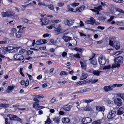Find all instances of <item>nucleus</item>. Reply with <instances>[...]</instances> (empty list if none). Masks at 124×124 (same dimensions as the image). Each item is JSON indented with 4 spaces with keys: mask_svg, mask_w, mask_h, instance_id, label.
Returning a JSON list of instances; mask_svg holds the SVG:
<instances>
[{
    "mask_svg": "<svg viewBox=\"0 0 124 124\" xmlns=\"http://www.w3.org/2000/svg\"><path fill=\"white\" fill-rule=\"evenodd\" d=\"M123 58L122 56H118L114 59L115 64H113L111 68L113 69L116 68H118L120 66V64L122 63Z\"/></svg>",
    "mask_w": 124,
    "mask_h": 124,
    "instance_id": "1",
    "label": "nucleus"
},
{
    "mask_svg": "<svg viewBox=\"0 0 124 124\" xmlns=\"http://www.w3.org/2000/svg\"><path fill=\"white\" fill-rule=\"evenodd\" d=\"M7 116L9 117V119L11 120L17 121L20 122H22V119L16 115L8 114L7 115Z\"/></svg>",
    "mask_w": 124,
    "mask_h": 124,
    "instance_id": "2",
    "label": "nucleus"
},
{
    "mask_svg": "<svg viewBox=\"0 0 124 124\" xmlns=\"http://www.w3.org/2000/svg\"><path fill=\"white\" fill-rule=\"evenodd\" d=\"M102 9V6L101 5H99L97 7H94V9H90V10L93 12H96L97 15L99 14V12Z\"/></svg>",
    "mask_w": 124,
    "mask_h": 124,
    "instance_id": "3",
    "label": "nucleus"
},
{
    "mask_svg": "<svg viewBox=\"0 0 124 124\" xmlns=\"http://www.w3.org/2000/svg\"><path fill=\"white\" fill-rule=\"evenodd\" d=\"M116 115V112L113 110H111L108 113L107 117L108 119H114Z\"/></svg>",
    "mask_w": 124,
    "mask_h": 124,
    "instance_id": "4",
    "label": "nucleus"
},
{
    "mask_svg": "<svg viewBox=\"0 0 124 124\" xmlns=\"http://www.w3.org/2000/svg\"><path fill=\"white\" fill-rule=\"evenodd\" d=\"M13 57L14 60L19 61H22L24 59L23 56L20 54H15L13 56Z\"/></svg>",
    "mask_w": 124,
    "mask_h": 124,
    "instance_id": "5",
    "label": "nucleus"
},
{
    "mask_svg": "<svg viewBox=\"0 0 124 124\" xmlns=\"http://www.w3.org/2000/svg\"><path fill=\"white\" fill-rule=\"evenodd\" d=\"M59 21V20H52V22L53 24L49 26H48L47 28L48 29H51L53 28H55L56 25L57 24V23Z\"/></svg>",
    "mask_w": 124,
    "mask_h": 124,
    "instance_id": "6",
    "label": "nucleus"
},
{
    "mask_svg": "<svg viewBox=\"0 0 124 124\" xmlns=\"http://www.w3.org/2000/svg\"><path fill=\"white\" fill-rule=\"evenodd\" d=\"M114 102L115 105L117 106H119L122 104V101L119 98H115L114 100Z\"/></svg>",
    "mask_w": 124,
    "mask_h": 124,
    "instance_id": "7",
    "label": "nucleus"
},
{
    "mask_svg": "<svg viewBox=\"0 0 124 124\" xmlns=\"http://www.w3.org/2000/svg\"><path fill=\"white\" fill-rule=\"evenodd\" d=\"M1 15L3 17H11L13 16V14H12L10 11H6L5 12H2L1 13Z\"/></svg>",
    "mask_w": 124,
    "mask_h": 124,
    "instance_id": "8",
    "label": "nucleus"
},
{
    "mask_svg": "<svg viewBox=\"0 0 124 124\" xmlns=\"http://www.w3.org/2000/svg\"><path fill=\"white\" fill-rule=\"evenodd\" d=\"M98 61L99 64L102 65H104L106 62V60L105 58H103V57L99 58Z\"/></svg>",
    "mask_w": 124,
    "mask_h": 124,
    "instance_id": "9",
    "label": "nucleus"
},
{
    "mask_svg": "<svg viewBox=\"0 0 124 124\" xmlns=\"http://www.w3.org/2000/svg\"><path fill=\"white\" fill-rule=\"evenodd\" d=\"M15 49V47L13 46H9L7 47H5L4 48L3 51L4 53H6Z\"/></svg>",
    "mask_w": 124,
    "mask_h": 124,
    "instance_id": "10",
    "label": "nucleus"
},
{
    "mask_svg": "<svg viewBox=\"0 0 124 124\" xmlns=\"http://www.w3.org/2000/svg\"><path fill=\"white\" fill-rule=\"evenodd\" d=\"M82 122L84 124H87L90 123L92 121L91 118L88 117L84 118L82 120Z\"/></svg>",
    "mask_w": 124,
    "mask_h": 124,
    "instance_id": "11",
    "label": "nucleus"
},
{
    "mask_svg": "<svg viewBox=\"0 0 124 124\" xmlns=\"http://www.w3.org/2000/svg\"><path fill=\"white\" fill-rule=\"evenodd\" d=\"M40 22L42 23V25H46L47 24L49 23L50 21L48 19L46 18H45L43 20L42 19H40Z\"/></svg>",
    "mask_w": 124,
    "mask_h": 124,
    "instance_id": "12",
    "label": "nucleus"
},
{
    "mask_svg": "<svg viewBox=\"0 0 124 124\" xmlns=\"http://www.w3.org/2000/svg\"><path fill=\"white\" fill-rule=\"evenodd\" d=\"M96 109L97 111L104 112L105 108L103 106H98L96 107Z\"/></svg>",
    "mask_w": 124,
    "mask_h": 124,
    "instance_id": "13",
    "label": "nucleus"
},
{
    "mask_svg": "<svg viewBox=\"0 0 124 124\" xmlns=\"http://www.w3.org/2000/svg\"><path fill=\"white\" fill-rule=\"evenodd\" d=\"M58 26L56 28L55 27L54 29V31L58 33V34L61 33L62 32V29L61 28V26L60 24L57 25Z\"/></svg>",
    "mask_w": 124,
    "mask_h": 124,
    "instance_id": "14",
    "label": "nucleus"
},
{
    "mask_svg": "<svg viewBox=\"0 0 124 124\" xmlns=\"http://www.w3.org/2000/svg\"><path fill=\"white\" fill-rule=\"evenodd\" d=\"M103 89L105 92H108L109 91L112 90L113 88L111 87V85H109L104 86L103 87Z\"/></svg>",
    "mask_w": 124,
    "mask_h": 124,
    "instance_id": "15",
    "label": "nucleus"
},
{
    "mask_svg": "<svg viewBox=\"0 0 124 124\" xmlns=\"http://www.w3.org/2000/svg\"><path fill=\"white\" fill-rule=\"evenodd\" d=\"M71 108V106L68 104L64 105L62 107L63 109L66 111L70 110Z\"/></svg>",
    "mask_w": 124,
    "mask_h": 124,
    "instance_id": "16",
    "label": "nucleus"
},
{
    "mask_svg": "<svg viewBox=\"0 0 124 124\" xmlns=\"http://www.w3.org/2000/svg\"><path fill=\"white\" fill-rule=\"evenodd\" d=\"M62 121L63 123H67L70 122V119L67 117H64L62 119Z\"/></svg>",
    "mask_w": 124,
    "mask_h": 124,
    "instance_id": "17",
    "label": "nucleus"
},
{
    "mask_svg": "<svg viewBox=\"0 0 124 124\" xmlns=\"http://www.w3.org/2000/svg\"><path fill=\"white\" fill-rule=\"evenodd\" d=\"M87 76L88 75L87 73H83L82 74L81 77H80V79L81 80L85 79L87 78Z\"/></svg>",
    "mask_w": 124,
    "mask_h": 124,
    "instance_id": "18",
    "label": "nucleus"
},
{
    "mask_svg": "<svg viewBox=\"0 0 124 124\" xmlns=\"http://www.w3.org/2000/svg\"><path fill=\"white\" fill-rule=\"evenodd\" d=\"M71 21V20L70 21L69 20L67 19H66L64 21V22L65 24L67 25H71L73 24V23H71L70 22Z\"/></svg>",
    "mask_w": 124,
    "mask_h": 124,
    "instance_id": "19",
    "label": "nucleus"
},
{
    "mask_svg": "<svg viewBox=\"0 0 124 124\" xmlns=\"http://www.w3.org/2000/svg\"><path fill=\"white\" fill-rule=\"evenodd\" d=\"M84 63L81 61L80 62V63L81 65V68L82 69L86 70V69L87 64H85Z\"/></svg>",
    "mask_w": 124,
    "mask_h": 124,
    "instance_id": "20",
    "label": "nucleus"
},
{
    "mask_svg": "<svg viewBox=\"0 0 124 124\" xmlns=\"http://www.w3.org/2000/svg\"><path fill=\"white\" fill-rule=\"evenodd\" d=\"M101 71H99L98 70H94L93 71L91 72V73H92L93 74L95 75H96L97 76H99L101 72Z\"/></svg>",
    "mask_w": 124,
    "mask_h": 124,
    "instance_id": "21",
    "label": "nucleus"
},
{
    "mask_svg": "<svg viewBox=\"0 0 124 124\" xmlns=\"http://www.w3.org/2000/svg\"><path fill=\"white\" fill-rule=\"evenodd\" d=\"M114 46L115 47V49L116 50L119 49L120 47V45L116 41L114 42Z\"/></svg>",
    "mask_w": 124,
    "mask_h": 124,
    "instance_id": "22",
    "label": "nucleus"
},
{
    "mask_svg": "<svg viewBox=\"0 0 124 124\" xmlns=\"http://www.w3.org/2000/svg\"><path fill=\"white\" fill-rule=\"evenodd\" d=\"M90 24L92 25H93L94 23H95V24H96V21L95 19L93 17H91L90 18Z\"/></svg>",
    "mask_w": 124,
    "mask_h": 124,
    "instance_id": "23",
    "label": "nucleus"
},
{
    "mask_svg": "<svg viewBox=\"0 0 124 124\" xmlns=\"http://www.w3.org/2000/svg\"><path fill=\"white\" fill-rule=\"evenodd\" d=\"M72 38L71 37H69L67 36H65L63 37V39L66 42H68Z\"/></svg>",
    "mask_w": 124,
    "mask_h": 124,
    "instance_id": "24",
    "label": "nucleus"
},
{
    "mask_svg": "<svg viewBox=\"0 0 124 124\" xmlns=\"http://www.w3.org/2000/svg\"><path fill=\"white\" fill-rule=\"evenodd\" d=\"M22 31H18L16 33L15 35L16 37L17 38H20L22 36Z\"/></svg>",
    "mask_w": 124,
    "mask_h": 124,
    "instance_id": "25",
    "label": "nucleus"
},
{
    "mask_svg": "<svg viewBox=\"0 0 124 124\" xmlns=\"http://www.w3.org/2000/svg\"><path fill=\"white\" fill-rule=\"evenodd\" d=\"M9 105L7 103H1L0 104V107H3V108H7L9 107Z\"/></svg>",
    "mask_w": 124,
    "mask_h": 124,
    "instance_id": "26",
    "label": "nucleus"
},
{
    "mask_svg": "<svg viewBox=\"0 0 124 124\" xmlns=\"http://www.w3.org/2000/svg\"><path fill=\"white\" fill-rule=\"evenodd\" d=\"M53 120L55 123H59L60 121V119L58 117H55L53 118Z\"/></svg>",
    "mask_w": 124,
    "mask_h": 124,
    "instance_id": "27",
    "label": "nucleus"
},
{
    "mask_svg": "<svg viewBox=\"0 0 124 124\" xmlns=\"http://www.w3.org/2000/svg\"><path fill=\"white\" fill-rule=\"evenodd\" d=\"M87 83L86 80H84L83 81H80L77 83V85H81Z\"/></svg>",
    "mask_w": 124,
    "mask_h": 124,
    "instance_id": "28",
    "label": "nucleus"
},
{
    "mask_svg": "<svg viewBox=\"0 0 124 124\" xmlns=\"http://www.w3.org/2000/svg\"><path fill=\"white\" fill-rule=\"evenodd\" d=\"M70 5H67V11L68 12H74V11H73L74 9L73 8H71L70 7Z\"/></svg>",
    "mask_w": 124,
    "mask_h": 124,
    "instance_id": "29",
    "label": "nucleus"
},
{
    "mask_svg": "<svg viewBox=\"0 0 124 124\" xmlns=\"http://www.w3.org/2000/svg\"><path fill=\"white\" fill-rule=\"evenodd\" d=\"M115 10L116 11H118L119 12L122 13H124V11L122 10L117 8H115Z\"/></svg>",
    "mask_w": 124,
    "mask_h": 124,
    "instance_id": "30",
    "label": "nucleus"
},
{
    "mask_svg": "<svg viewBox=\"0 0 124 124\" xmlns=\"http://www.w3.org/2000/svg\"><path fill=\"white\" fill-rule=\"evenodd\" d=\"M101 124V122L100 119L94 121L92 123V124Z\"/></svg>",
    "mask_w": 124,
    "mask_h": 124,
    "instance_id": "31",
    "label": "nucleus"
},
{
    "mask_svg": "<svg viewBox=\"0 0 124 124\" xmlns=\"http://www.w3.org/2000/svg\"><path fill=\"white\" fill-rule=\"evenodd\" d=\"M43 41L42 39H40L39 40H37L35 43V44L37 45L42 44Z\"/></svg>",
    "mask_w": 124,
    "mask_h": 124,
    "instance_id": "32",
    "label": "nucleus"
},
{
    "mask_svg": "<svg viewBox=\"0 0 124 124\" xmlns=\"http://www.w3.org/2000/svg\"><path fill=\"white\" fill-rule=\"evenodd\" d=\"M86 91V90L85 89H84L83 90H80L76 92L75 93H83L84 92H85Z\"/></svg>",
    "mask_w": 124,
    "mask_h": 124,
    "instance_id": "33",
    "label": "nucleus"
},
{
    "mask_svg": "<svg viewBox=\"0 0 124 124\" xmlns=\"http://www.w3.org/2000/svg\"><path fill=\"white\" fill-rule=\"evenodd\" d=\"M33 53V51L28 50L27 51H26V54L27 55L29 56V55Z\"/></svg>",
    "mask_w": 124,
    "mask_h": 124,
    "instance_id": "34",
    "label": "nucleus"
},
{
    "mask_svg": "<svg viewBox=\"0 0 124 124\" xmlns=\"http://www.w3.org/2000/svg\"><path fill=\"white\" fill-rule=\"evenodd\" d=\"M91 63L92 64L95 65L97 64V61L96 60H90Z\"/></svg>",
    "mask_w": 124,
    "mask_h": 124,
    "instance_id": "35",
    "label": "nucleus"
},
{
    "mask_svg": "<svg viewBox=\"0 0 124 124\" xmlns=\"http://www.w3.org/2000/svg\"><path fill=\"white\" fill-rule=\"evenodd\" d=\"M79 3L74 2L71 4V6L72 7H75L79 5Z\"/></svg>",
    "mask_w": 124,
    "mask_h": 124,
    "instance_id": "36",
    "label": "nucleus"
},
{
    "mask_svg": "<svg viewBox=\"0 0 124 124\" xmlns=\"http://www.w3.org/2000/svg\"><path fill=\"white\" fill-rule=\"evenodd\" d=\"M47 6L49 9L50 10H53L54 9V6L52 4L48 5Z\"/></svg>",
    "mask_w": 124,
    "mask_h": 124,
    "instance_id": "37",
    "label": "nucleus"
},
{
    "mask_svg": "<svg viewBox=\"0 0 124 124\" xmlns=\"http://www.w3.org/2000/svg\"><path fill=\"white\" fill-rule=\"evenodd\" d=\"M111 68V66L110 65H109L108 66H105L103 67V70H106V69H110Z\"/></svg>",
    "mask_w": 124,
    "mask_h": 124,
    "instance_id": "38",
    "label": "nucleus"
},
{
    "mask_svg": "<svg viewBox=\"0 0 124 124\" xmlns=\"http://www.w3.org/2000/svg\"><path fill=\"white\" fill-rule=\"evenodd\" d=\"M93 101V100L92 99L84 100H83V101L84 102L87 103H90Z\"/></svg>",
    "mask_w": 124,
    "mask_h": 124,
    "instance_id": "39",
    "label": "nucleus"
},
{
    "mask_svg": "<svg viewBox=\"0 0 124 124\" xmlns=\"http://www.w3.org/2000/svg\"><path fill=\"white\" fill-rule=\"evenodd\" d=\"M21 19L23 22L24 23H27L28 22L29 20L27 19L24 18H23Z\"/></svg>",
    "mask_w": 124,
    "mask_h": 124,
    "instance_id": "40",
    "label": "nucleus"
},
{
    "mask_svg": "<svg viewBox=\"0 0 124 124\" xmlns=\"http://www.w3.org/2000/svg\"><path fill=\"white\" fill-rule=\"evenodd\" d=\"M26 50L24 49H22L20 50L19 51V53L20 54H26Z\"/></svg>",
    "mask_w": 124,
    "mask_h": 124,
    "instance_id": "41",
    "label": "nucleus"
},
{
    "mask_svg": "<svg viewBox=\"0 0 124 124\" xmlns=\"http://www.w3.org/2000/svg\"><path fill=\"white\" fill-rule=\"evenodd\" d=\"M60 75L61 76H62L63 75H68V73L65 71H62L60 72Z\"/></svg>",
    "mask_w": 124,
    "mask_h": 124,
    "instance_id": "42",
    "label": "nucleus"
},
{
    "mask_svg": "<svg viewBox=\"0 0 124 124\" xmlns=\"http://www.w3.org/2000/svg\"><path fill=\"white\" fill-rule=\"evenodd\" d=\"M14 86L13 85L8 86V89L10 91L12 90L14 88Z\"/></svg>",
    "mask_w": 124,
    "mask_h": 124,
    "instance_id": "43",
    "label": "nucleus"
},
{
    "mask_svg": "<svg viewBox=\"0 0 124 124\" xmlns=\"http://www.w3.org/2000/svg\"><path fill=\"white\" fill-rule=\"evenodd\" d=\"M90 108L87 105L83 109L84 111H89L90 110Z\"/></svg>",
    "mask_w": 124,
    "mask_h": 124,
    "instance_id": "44",
    "label": "nucleus"
},
{
    "mask_svg": "<svg viewBox=\"0 0 124 124\" xmlns=\"http://www.w3.org/2000/svg\"><path fill=\"white\" fill-rule=\"evenodd\" d=\"M98 81V79H93L91 80L90 81L91 83L93 84L97 82Z\"/></svg>",
    "mask_w": 124,
    "mask_h": 124,
    "instance_id": "45",
    "label": "nucleus"
},
{
    "mask_svg": "<svg viewBox=\"0 0 124 124\" xmlns=\"http://www.w3.org/2000/svg\"><path fill=\"white\" fill-rule=\"evenodd\" d=\"M35 97L36 98L38 99H40L43 98L44 96L43 95L40 96V94H39L37 95H36Z\"/></svg>",
    "mask_w": 124,
    "mask_h": 124,
    "instance_id": "46",
    "label": "nucleus"
},
{
    "mask_svg": "<svg viewBox=\"0 0 124 124\" xmlns=\"http://www.w3.org/2000/svg\"><path fill=\"white\" fill-rule=\"evenodd\" d=\"M29 84V82L28 79H27L25 83V86L26 87Z\"/></svg>",
    "mask_w": 124,
    "mask_h": 124,
    "instance_id": "47",
    "label": "nucleus"
},
{
    "mask_svg": "<svg viewBox=\"0 0 124 124\" xmlns=\"http://www.w3.org/2000/svg\"><path fill=\"white\" fill-rule=\"evenodd\" d=\"M23 70V68H20V73L22 76L24 77V75L23 73L22 72V71Z\"/></svg>",
    "mask_w": 124,
    "mask_h": 124,
    "instance_id": "48",
    "label": "nucleus"
},
{
    "mask_svg": "<svg viewBox=\"0 0 124 124\" xmlns=\"http://www.w3.org/2000/svg\"><path fill=\"white\" fill-rule=\"evenodd\" d=\"M123 113L119 109L117 111V115H121L123 114Z\"/></svg>",
    "mask_w": 124,
    "mask_h": 124,
    "instance_id": "49",
    "label": "nucleus"
},
{
    "mask_svg": "<svg viewBox=\"0 0 124 124\" xmlns=\"http://www.w3.org/2000/svg\"><path fill=\"white\" fill-rule=\"evenodd\" d=\"M22 26L21 25L17 26V28L19 29V31H21L23 29H22Z\"/></svg>",
    "mask_w": 124,
    "mask_h": 124,
    "instance_id": "50",
    "label": "nucleus"
},
{
    "mask_svg": "<svg viewBox=\"0 0 124 124\" xmlns=\"http://www.w3.org/2000/svg\"><path fill=\"white\" fill-rule=\"evenodd\" d=\"M5 124H10V123L8 121V118H5Z\"/></svg>",
    "mask_w": 124,
    "mask_h": 124,
    "instance_id": "51",
    "label": "nucleus"
},
{
    "mask_svg": "<svg viewBox=\"0 0 124 124\" xmlns=\"http://www.w3.org/2000/svg\"><path fill=\"white\" fill-rule=\"evenodd\" d=\"M74 56L75 57L79 59L80 58V54H77L75 55Z\"/></svg>",
    "mask_w": 124,
    "mask_h": 124,
    "instance_id": "52",
    "label": "nucleus"
},
{
    "mask_svg": "<svg viewBox=\"0 0 124 124\" xmlns=\"http://www.w3.org/2000/svg\"><path fill=\"white\" fill-rule=\"evenodd\" d=\"M119 96L124 101V93L120 94Z\"/></svg>",
    "mask_w": 124,
    "mask_h": 124,
    "instance_id": "53",
    "label": "nucleus"
},
{
    "mask_svg": "<svg viewBox=\"0 0 124 124\" xmlns=\"http://www.w3.org/2000/svg\"><path fill=\"white\" fill-rule=\"evenodd\" d=\"M39 49H40L41 50H44L46 48V47L45 46L39 47Z\"/></svg>",
    "mask_w": 124,
    "mask_h": 124,
    "instance_id": "54",
    "label": "nucleus"
},
{
    "mask_svg": "<svg viewBox=\"0 0 124 124\" xmlns=\"http://www.w3.org/2000/svg\"><path fill=\"white\" fill-rule=\"evenodd\" d=\"M6 40L0 41V44H4L7 43Z\"/></svg>",
    "mask_w": 124,
    "mask_h": 124,
    "instance_id": "55",
    "label": "nucleus"
},
{
    "mask_svg": "<svg viewBox=\"0 0 124 124\" xmlns=\"http://www.w3.org/2000/svg\"><path fill=\"white\" fill-rule=\"evenodd\" d=\"M56 100L55 98L54 97L50 101L52 103H53Z\"/></svg>",
    "mask_w": 124,
    "mask_h": 124,
    "instance_id": "56",
    "label": "nucleus"
},
{
    "mask_svg": "<svg viewBox=\"0 0 124 124\" xmlns=\"http://www.w3.org/2000/svg\"><path fill=\"white\" fill-rule=\"evenodd\" d=\"M49 35V34L48 33H45L43 35V37L44 38H46V37H48Z\"/></svg>",
    "mask_w": 124,
    "mask_h": 124,
    "instance_id": "57",
    "label": "nucleus"
},
{
    "mask_svg": "<svg viewBox=\"0 0 124 124\" xmlns=\"http://www.w3.org/2000/svg\"><path fill=\"white\" fill-rule=\"evenodd\" d=\"M34 101H35V102H36V103H39V100L37 98H34L33 99Z\"/></svg>",
    "mask_w": 124,
    "mask_h": 124,
    "instance_id": "58",
    "label": "nucleus"
},
{
    "mask_svg": "<svg viewBox=\"0 0 124 124\" xmlns=\"http://www.w3.org/2000/svg\"><path fill=\"white\" fill-rule=\"evenodd\" d=\"M25 81L24 80L22 79L21 81L20 84L22 85H23L25 84Z\"/></svg>",
    "mask_w": 124,
    "mask_h": 124,
    "instance_id": "59",
    "label": "nucleus"
},
{
    "mask_svg": "<svg viewBox=\"0 0 124 124\" xmlns=\"http://www.w3.org/2000/svg\"><path fill=\"white\" fill-rule=\"evenodd\" d=\"M41 107H42V106H40V105L39 104H37L36 107L38 109H42V108H41Z\"/></svg>",
    "mask_w": 124,
    "mask_h": 124,
    "instance_id": "60",
    "label": "nucleus"
},
{
    "mask_svg": "<svg viewBox=\"0 0 124 124\" xmlns=\"http://www.w3.org/2000/svg\"><path fill=\"white\" fill-rule=\"evenodd\" d=\"M115 1L117 3H123V0H115Z\"/></svg>",
    "mask_w": 124,
    "mask_h": 124,
    "instance_id": "61",
    "label": "nucleus"
},
{
    "mask_svg": "<svg viewBox=\"0 0 124 124\" xmlns=\"http://www.w3.org/2000/svg\"><path fill=\"white\" fill-rule=\"evenodd\" d=\"M106 102L108 104H112L113 103V102L112 101L110 100H107L106 101Z\"/></svg>",
    "mask_w": 124,
    "mask_h": 124,
    "instance_id": "62",
    "label": "nucleus"
},
{
    "mask_svg": "<svg viewBox=\"0 0 124 124\" xmlns=\"http://www.w3.org/2000/svg\"><path fill=\"white\" fill-rule=\"evenodd\" d=\"M85 8V6L84 5H82L79 7V8L81 10H83Z\"/></svg>",
    "mask_w": 124,
    "mask_h": 124,
    "instance_id": "63",
    "label": "nucleus"
},
{
    "mask_svg": "<svg viewBox=\"0 0 124 124\" xmlns=\"http://www.w3.org/2000/svg\"><path fill=\"white\" fill-rule=\"evenodd\" d=\"M11 31L13 33L16 32V30L15 28H14L12 29Z\"/></svg>",
    "mask_w": 124,
    "mask_h": 124,
    "instance_id": "64",
    "label": "nucleus"
}]
</instances>
